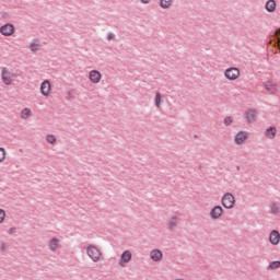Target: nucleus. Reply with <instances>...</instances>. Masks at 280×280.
<instances>
[{
	"label": "nucleus",
	"instance_id": "f257e3e1",
	"mask_svg": "<svg viewBox=\"0 0 280 280\" xmlns=\"http://www.w3.org/2000/svg\"><path fill=\"white\" fill-rule=\"evenodd\" d=\"M14 78H16V74L12 73L10 69L5 67L1 69V79L5 85L14 83Z\"/></svg>",
	"mask_w": 280,
	"mask_h": 280
},
{
	"label": "nucleus",
	"instance_id": "f03ea898",
	"mask_svg": "<svg viewBox=\"0 0 280 280\" xmlns=\"http://www.w3.org/2000/svg\"><path fill=\"white\" fill-rule=\"evenodd\" d=\"M264 89L272 95H276L280 91V86L277 81L268 80L264 83Z\"/></svg>",
	"mask_w": 280,
	"mask_h": 280
},
{
	"label": "nucleus",
	"instance_id": "7ed1b4c3",
	"mask_svg": "<svg viewBox=\"0 0 280 280\" xmlns=\"http://www.w3.org/2000/svg\"><path fill=\"white\" fill-rule=\"evenodd\" d=\"M86 253L88 255L90 256V258L93 260V261H98L102 257V253L101 250L93 246V245H90L88 248H86Z\"/></svg>",
	"mask_w": 280,
	"mask_h": 280
},
{
	"label": "nucleus",
	"instance_id": "20e7f679",
	"mask_svg": "<svg viewBox=\"0 0 280 280\" xmlns=\"http://www.w3.org/2000/svg\"><path fill=\"white\" fill-rule=\"evenodd\" d=\"M224 75L230 81H235L240 78L241 72L237 68H229L225 70Z\"/></svg>",
	"mask_w": 280,
	"mask_h": 280
},
{
	"label": "nucleus",
	"instance_id": "39448f33",
	"mask_svg": "<svg viewBox=\"0 0 280 280\" xmlns=\"http://www.w3.org/2000/svg\"><path fill=\"white\" fill-rule=\"evenodd\" d=\"M222 205L226 208V209H232L235 205V198L232 194L228 192L223 196L222 198Z\"/></svg>",
	"mask_w": 280,
	"mask_h": 280
},
{
	"label": "nucleus",
	"instance_id": "423d86ee",
	"mask_svg": "<svg viewBox=\"0 0 280 280\" xmlns=\"http://www.w3.org/2000/svg\"><path fill=\"white\" fill-rule=\"evenodd\" d=\"M40 93L45 97H49L51 95V93H52L51 84H50V82L48 80H45L40 84Z\"/></svg>",
	"mask_w": 280,
	"mask_h": 280
},
{
	"label": "nucleus",
	"instance_id": "0eeeda50",
	"mask_svg": "<svg viewBox=\"0 0 280 280\" xmlns=\"http://www.w3.org/2000/svg\"><path fill=\"white\" fill-rule=\"evenodd\" d=\"M16 30L14 28V25L12 24H5L0 28V33L4 36H12Z\"/></svg>",
	"mask_w": 280,
	"mask_h": 280
},
{
	"label": "nucleus",
	"instance_id": "6e6552de",
	"mask_svg": "<svg viewBox=\"0 0 280 280\" xmlns=\"http://www.w3.org/2000/svg\"><path fill=\"white\" fill-rule=\"evenodd\" d=\"M132 258V254L130 250H125L120 257L119 265L125 267Z\"/></svg>",
	"mask_w": 280,
	"mask_h": 280
},
{
	"label": "nucleus",
	"instance_id": "1a4fd4ad",
	"mask_svg": "<svg viewBox=\"0 0 280 280\" xmlns=\"http://www.w3.org/2000/svg\"><path fill=\"white\" fill-rule=\"evenodd\" d=\"M89 79L92 83L97 84V83H100V81L102 79V74L96 70H92L89 73Z\"/></svg>",
	"mask_w": 280,
	"mask_h": 280
},
{
	"label": "nucleus",
	"instance_id": "9d476101",
	"mask_svg": "<svg viewBox=\"0 0 280 280\" xmlns=\"http://www.w3.org/2000/svg\"><path fill=\"white\" fill-rule=\"evenodd\" d=\"M248 138V133L246 131H241L235 137V143L241 145L243 144Z\"/></svg>",
	"mask_w": 280,
	"mask_h": 280
},
{
	"label": "nucleus",
	"instance_id": "9b49d317",
	"mask_svg": "<svg viewBox=\"0 0 280 280\" xmlns=\"http://www.w3.org/2000/svg\"><path fill=\"white\" fill-rule=\"evenodd\" d=\"M210 214H211V218L214 219V220L220 219V218L222 217V214H223V209H222V207L215 206V207L211 210Z\"/></svg>",
	"mask_w": 280,
	"mask_h": 280
},
{
	"label": "nucleus",
	"instance_id": "f8f14e48",
	"mask_svg": "<svg viewBox=\"0 0 280 280\" xmlns=\"http://www.w3.org/2000/svg\"><path fill=\"white\" fill-rule=\"evenodd\" d=\"M269 241L272 245H278L280 243V233L273 230L269 235Z\"/></svg>",
	"mask_w": 280,
	"mask_h": 280
},
{
	"label": "nucleus",
	"instance_id": "ddd939ff",
	"mask_svg": "<svg viewBox=\"0 0 280 280\" xmlns=\"http://www.w3.org/2000/svg\"><path fill=\"white\" fill-rule=\"evenodd\" d=\"M245 117L248 122H253L256 120L257 112L255 109H249L245 113Z\"/></svg>",
	"mask_w": 280,
	"mask_h": 280
},
{
	"label": "nucleus",
	"instance_id": "4468645a",
	"mask_svg": "<svg viewBox=\"0 0 280 280\" xmlns=\"http://www.w3.org/2000/svg\"><path fill=\"white\" fill-rule=\"evenodd\" d=\"M150 257L154 260V261H160L163 258V254L161 250L159 249H153L150 253Z\"/></svg>",
	"mask_w": 280,
	"mask_h": 280
},
{
	"label": "nucleus",
	"instance_id": "2eb2a0df",
	"mask_svg": "<svg viewBox=\"0 0 280 280\" xmlns=\"http://www.w3.org/2000/svg\"><path fill=\"white\" fill-rule=\"evenodd\" d=\"M60 246V240L59 238H51L49 242V248L50 250L55 252L56 249H58Z\"/></svg>",
	"mask_w": 280,
	"mask_h": 280
},
{
	"label": "nucleus",
	"instance_id": "dca6fc26",
	"mask_svg": "<svg viewBox=\"0 0 280 280\" xmlns=\"http://www.w3.org/2000/svg\"><path fill=\"white\" fill-rule=\"evenodd\" d=\"M266 137L269 138V139H273L277 135V129L276 127H270L266 130L265 132Z\"/></svg>",
	"mask_w": 280,
	"mask_h": 280
},
{
	"label": "nucleus",
	"instance_id": "f3484780",
	"mask_svg": "<svg viewBox=\"0 0 280 280\" xmlns=\"http://www.w3.org/2000/svg\"><path fill=\"white\" fill-rule=\"evenodd\" d=\"M32 116V112L30 108H24L21 110L20 117L22 119H28Z\"/></svg>",
	"mask_w": 280,
	"mask_h": 280
},
{
	"label": "nucleus",
	"instance_id": "a211bd4d",
	"mask_svg": "<svg viewBox=\"0 0 280 280\" xmlns=\"http://www.w3.org/2000/svg\"><path fill=\"white\" fill-rule=\"evenodd\" d=\"M276 2L273 0H269L266 4V9L268 12H273L276 10Z\"/></svg>",
	"mask_w": 280,
	"mask_h": 280
},
{
	"label": "nucleus",
	"instance_id": "6ab92c4d",
	"mask_svg": "<svg viewBox=\"0 0 280 280\" xmlns=\"http://www.w3.org/2000/svg\"><path fill=\"white\" fill-rule=\"evenodd\" d=\"M7 156H8V152L5 151V149L0 148V163H3Z\"/></svg>",
	"mask_w": 280,
	"mask_h": 280
},
{
	"label": "nucleus",
	"instance_id": "aec40b11",
	"mask_svg": "<svg viewBox=\"0 0 280 280\" xmlns=\"http://www.w3.org/2000/svg\"><path fill=\"white\" fill-rule=\"evenodd\" d=\"M172 4V0H161V8L167 9Z\"/></svg>",
	"mask_w": 280,
	"mask_h": 280
},
{
	"label": "nucleus",
	"instance_id": "412c9836",
	"mask_svg": "<svg viewBox=\"0 0 280 280\" xmlns=\"http://www.w3.org/2000/svg\"><path fill=\"white\" fill-rule=\"evenodd\" d=\"M278 268H280V261L279 260L272 261L268 267V269H278Z\"/></svg>",
	"mask_w": 280,
	"mask_h": 280
},
{
	"label": "nucleus",
	"instance_id": "4be33fe9",
	"mask_svg": "<svg viewBox=\"0 0 280 280\" xmlns=\"http://www.w3.org/2000/svg\"><path fill=\"white\" fill-rule=\"evenodd\" d=\"M275 38L277 39V42L275 43V45H278V48L280 50V30H278L275 34Z\"/></svg>",
	"mask_w": 280,
	"mask_h": 280
},
{
	"label": "nucleus",
	"instance_id": "5701e85b",
	"mask_svg": "<svg viewBox=\"0 0 280 280\" xmlns=\"http://www.w3.org/2000/svg\"><path fill=\"white\" fill-rule=\"evenodd\" d=\"M30 49H31L33 52L39 50V44H37V43H32L31 46H30Z\"/></svg>",
	"mask_w": 280,
	"mask_h": 280
},
{
	"label": "nucleus",
	"instance_id": "b1692460",
	"mask_svg": "<svg viewBox=\"0 0 280 280\" xmlns=\"http://www.w3.org/2000/svg\"><path fill=\"white\" fill-rule=\"evenodd\" d=\"M170 228L173 229L177 225V218L173 217L168 223Z\"/></svg>",
	"mask_w": 280,
	"mask_h": 280
},
{
	"label": "nucleus",
	"instance_id": "393cba45",
	"mask_svg": "<svg viewBox=\"0 0 280 280\" xmlns=\"http://www.w3.org/2000/svg\"><path fill=\"white\" fill-rule=\"evenodd\" d=\"M161 102H162V96H161L160 93H158L156 96H155V104H156L158 107L161 106Z\"/></svg>",
	"mask_w": 280,
	"mask_h": 280
},
{
	"label": "nucleus",
	"instance_id": "a878e982",
	"mask_svg": "<svg viewBox=\"0 0 280 280\" xmlns=\"http://www.w3.org/2000/svg\"><path fill=\"white\" fill-rule=\"evenodd\" d=\"M271 211L273 213H278L280 211V207L277 203L271 205Z\"/></svg>",
	"mask_w": 280,
	"mask_h": 280
},
{
	"label": "nucleus",
	"instance_id": "bb28decb",
	"mask_svg": "<svg viewBox=\"0 0 280 280\" xmlns=\"http://www.w3.org/2000/svg\"><path fill=\"white\" fill-rule=\"evenodd\" d=\"M5 221V210L0 209V223H3Z\"/></svg>",
	"mask_w": 280,
	"mask_h": 280
},
{
	"label": "nucleus",
	"instance_id": "cd10ccee",
	"mask_svg": "<svg viewBox=\"0 0 280 280\" xmlns=\"http://www.w3.org/2000/svg\"><path fill=\"white\" fill-rule=\"evenodd\" d=\"M47 142L54 144L56 142V138L52 135H48L46 138Z\"/></svg>",
	"mask_w": 280,
	"mask_h": 280
},
{
	"label": "nucleus",
	"instance_id": "c85d7f7f",
	"mask_svg": "<svg viewBox=\"0 0 280 280\" xmlns=\"http://www.w3.org/2000/svg\"><path fill=\"white\" fill-rule=\"evenodd\" d=\"M232 122H233V118H232V117H226V118L224 119V124H225L226 126H230Z\"/></svg>",
	"mask_w": 280,
	"mask_h": 280
},
{
	"label": "nucleus",
	"instance_id": "c756f323",
	"mask_svg": "<svg viewBox=\"0 0 280 280\" xmlns=\"http://www.w3.org/2000/svg\"><path fill=\"white\" fill-rule=\"evenodd\" d=\"M142 3L147 4L150 2V0H141Z\"/></svg>",
	"mask_w": 280,
	"mask_h": 280
},
{
	"label": "nucleus",
	"instance_id": "7c9ffc66",
	"mask_svg": "<svg viewBox=\"0 0 280 280\" xmlns=\"http://www.w3.org/2000/svg\"><path fill=\"white\" fill-rule=\"evenodd\" d=\"M107 38L110 40V39L114 38V35H113V34H109Z\"/></svg>",
	"mask_w": 280,
	"mask_h": 280
}]
</instances>
